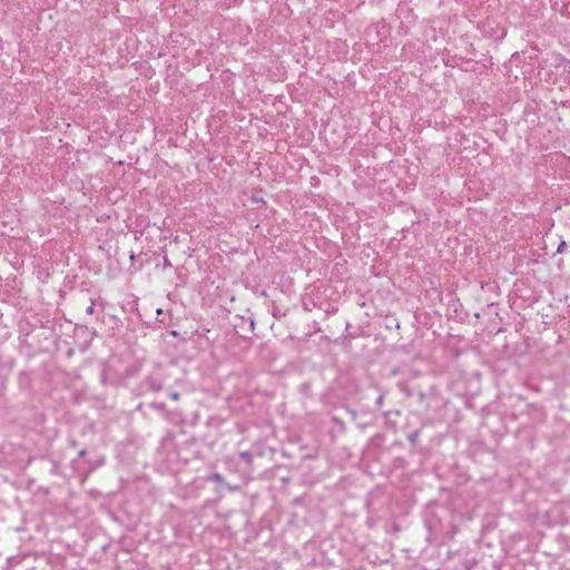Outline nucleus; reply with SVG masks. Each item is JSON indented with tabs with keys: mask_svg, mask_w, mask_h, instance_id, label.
Masks as SVG:
<instances>
[{
	"mask_svg": "<svg viewBox=\"0 0 570 570\" xmlns=\"http://www.w3.org/2000/svg\"><path fill=\"white\" fill-rule=\"evenodd\" d=\"M146 386L153 392H159L163 387V383L156 377H148L145 382Z\"/></svg>",
	"mask_w": 570,
	"mask_h": 570,
	"instance_id": "obj_1",
	"label": "nucleus"
},
{
	"mask_svg": "<svg viewBox=\"0 0 570 570\" xmlns=\"http://www.w3.org/2000/svg\"><path fill=\"white\" fill-rule=\"evenodd\" d=\"M549 61H551V65H553V63H554L556 66H558L559 63L564 62V58H563L562 56H560V55H551V57H550V58H547V59L543 61V63L546 65V63H548Z\"/></svg>",
	"mask_w": 570,
	"mask_h": 570,
	"instance_id": "obj_2",
	"label": "nucleus"
},
{
	"mask_svg": "<svg viewBox=\"0 0 570 570\" xmlns=\"http://www.w3.org/2000/svg\"><path fill=\"white\" fill-rule=\"evenodd\" d=\"M239 458L245 461L249 466L253 463V455L249 451H244L239 453Z\"/></svg>",
	"mask_w": 570,
	"mask_h": 570,
	"instance_id": "obj_3",
	"label": "nucleus"
},
{
	"mask_svg": "<svg viewBox=\"0 0 570 570\" xmlns=\"http://www.w3.org/2000/svg\"><path fill=\"white\" fill-rule=\"evenodd\" d=\"M151 407L157 410V411H165L166 405H165V403L154 402V403H151Z\"/></svg>",
	"mask_w": 570,
	"mask_h": 570,
	"instance_id": "obj_4",
	"label": "nucleus"
},
{
	"mask_svg": "<svg viewBox=\"0 0 570 570\" xmlns=\"http://www.w3.org/2000/svg\"><path fill=\"white\" fill-rule=\"evenodd\" d=\"M419 433H420V431H415L411 435H409V441H410L411 444H415L416 443Z\"/></svg>",
	"mask_w": 570,
	"mask_h": 570,
	"instance_id": "obj_5",
	"label": "nucleus"
},
{
	"mask_svg": "<svg viewBox=\"0 0 570 570\" xmlns=\"http://www.w3.org/2000/svg\"><path fill=\"white\" fill-rule=\"evenodd\" d=\"M567 248V243L564 240H561L558 248H557V253L558 254H562Z\"/></svg>",
	"mask_w": 570,
	"mask_h": 570,
	"instance_id": "obj_6",
	"label": "nucleus"
},
{
	"mask_svg": "<svg viewBox=\"0 0 570 570\" xmlns=\"http://www.w3.org/2000/svg\"><path fill=\"white\" fill-rule=\"evenodd\" d=\"M86 313L91 315L95 313V303L91 301V304L87 307Z\"/></svg>",
	"mask_w": 570,
	"mask_h": 570,
	"instance_id": "obj_7",
	"label": "nucleus"
},
{
	"mask_svg": "<svg viewBox=\"0 0 570 570\" xmlns=\"http://www.w3.org/2000/svg\"><path fill=\"white\" fill-rule=\"evenodd\" d=\"M170 399L174 400V401H178L179 397H180V394L178 392H171L169 394Z\"/></svg>",
	"mask_w": 570,
	"mask_h": 570,
	"instance_id": "obj_8",
	"label": "nucleus"
},
{
	"mask_svg": "<svg viewBox=\"0 0 570 570\" xmlns=\"http://www.w3.org/2000/svg\"><path fill=\"white\" fill-rule=\"evenodd\" d=\"M170 266H171V264H170L169 259L165 256L164 257V267L166 268V267H170Z\"/></svg>",
	"mask_w": 570,
	"mask_h": 570,
	"instance_id": "obj_9",
	"label": "nucleus"
},
{
	"mask_svg": "<svg viewBox=\"0 0 570 570\" xmlns=\"http://www.w3.org/2000/svg\"><path fill=\"white\" fill-rule=\"evenodd\" d=\"M86 454H87V450H86V449H82V450H80V451H79L78 456H79V458H85V456H86Z\"/></svg>",
	"mask_w": 570,
	"mask_h": 570,
	"instance_id": "obj_10",
	"label": "nucleus"
},
{
	"mask_svg": "<svg viewBox=\"0 0 570 570\" xmlns=\"http://www.w3.org/2000/svg\"><path fill=\"white\" fill-rule=\"evenodd\" d=\"M214 480L222 481L223 476L220 474L216 473V474H214Z\"/></svg>",
	"mask_w": 570,
	"mask_h": 570,
	"instance_id": "obj_11",
	"label": "nucleus"
},
{
	"mask_svg": "<svg viewBox=\"0 0 570 570\" xmlns=\"http://www.w3.org/2000/svg\"><path fill=\"white\" fill-rule=\"evenodd\" d=\"M383 399H384V397H383V395H380V396L377 397V400H376V404L381 405V404H382V402H383Z\"/></svg>",
	"mask_w": 570,
	"mask_h": 570,
	"instance_id": "obj_12",
	"label": "nucleus"
},
{
	"mask_svg": "<svg viewBox=\"0 0 570 570\" xmlns=\"http://www.w3.org/2000/svg\"><path fill=\"white\" fill-rule=\"evenodd\" d=\"M70 445L75 448V446H77V442L76 441H71Z\"/></svg>",
	"mask_w": 570,
	"mask_h": 570,
	"instance_id": "obj_13",
	"label": "nucleus"
},
{
	"mask_svg": "<svg viewBox=\"0 0 570 570\" xmlns=\"http://www.w3.org/2000/svg\"><path fill=\"white\" fill-rule=\"evenodd\" d=\"M104 463H105V460H104V459L98 460V464H100V465H101V464H104Z\"/></svg>",
	"mask_w": 570,
	"mask_h": 570,
	"instance_id": "obj_14",
	"label": "nucleus"
},
{
	"mask_svg": "<svg viewBox=\"0 0 570 570\" xmlns=\"http://www.w3.org/2000/svg\"><path fill=\"white\" fill-rule=\"evenodd\" d=\"M161 313H163V309H161V308H158V309H157V314L159 315V314H161Z\"/></svg>",
	"mask_w": 570,
	"mask_h": 570,
	"instance_id": "obj_15",
	"label": "nucleus"
}]
</instances>
